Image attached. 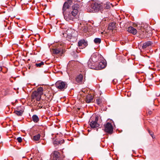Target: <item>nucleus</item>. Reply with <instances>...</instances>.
Instances as JSON below:
<instances>
[{
    "instance_id": "f257e3e1",
    "label": "nucleus",
    "mask_w": 160,
    "mask_h": 160,
    "mask_svg": "<svg viewBox=\"0 0 160 160\" xmlns=\"http://www.w3.org/2000/svg\"><path fill=\"white\" fill-rule=\"evenodd\" d=\"M145 26L143 25H139V26H137V30L133 27L130 26L128 28L127 31L134 35H136L138 32L141 36L144 38H147L150 37L152 35V34L150 33V35H148V32H147L146 30L145 29L147 26L146 25L145 28L144 27Z\"/></svg>"
},
{
    "instance_id": "f03ea898",
    "label": "nucleus",
    "mask_w": 160,
    "mask_h": 160,
    "mask_svg": "<svg viewBox=\"0 0 160 160\" xmlns=\"http://www.w3.org/2000/svg\"><path fill=\"white\" fill-rule=\"evenodd\" d=\"M79 5L76 3L72 6L70 11L63 13L64 18L68 21H73L78 12Z\"/></svg>"
},
{
    "instance_id": "7ed1b4c3",
    "label": "nucleus",
    "mask_w": 160,
    "mask_h": 160,
    "mask_svg": "<svg viewBox=\"0 0 160 160\" xmlns=\"http://www.w3.org/2000/svg\"><path fill=\"white\" fill-rule=\"evenodd\" d=\"M63 35L64 37H66V39L68 41L73 42L76 41L78 34L77 31L70 28L67 30L66 33Z\"/></svg>"
},
{
    "instance_id": "20e7f679",
    "label": "nucleus",
    "mask_w": 160,
    "mask_h": 160,
    "mask_svg": "<svg viewBox=\"0 0 160 160\" xmlns=\"http://www.w3.org/2000/svg\"><path fill=\"white\" fill-rule=\"evenodd\" d=\"M101 4L97 2L92 3L88 7V10L90 12H97L101 10Z\"/></svg>"
},
{
    "instance_id": "39448f33",
    "label": "nucleus",
    "mask_w": 160,
    "mask_h": 160,
    "mask_svg": "<svg viewBox=\"0 0 160 160\" xmlns=\"http://www.w3.org/2000/svg\"><path fill=\"white\" fill-rule=\"evenodd\" d=\"M55 85L56 88L61 91H64L68 86V84L66 82L61 80L57 81L56 82Z\"/></svg>"
},
{
    "instance_id": "423d86ee",
    "label": "nucleus",
    "mask_w": 160,
    "mask_h": 160,
    "mask_svg": "<svg viewBox=\"0 0 160 160\" xmlns=\"http://www.w3.org/2000/svg\"><path fill=\"white\" fill-rule=\"evenodd\" d=\"M72 2L70 0H68L65 2L64 3L62 7V13L70 11L71 10L70 7L72 5Z\"/></svg>"
},
{
    "instance_id": "0eeeda50",
    "label": "nucleus",
    "mask_w": 160,
    "mask_h": 160,
    "mask_svg": "<svg viewBox=\"0 0 160 160\" xmlns=\"http://www.w3.org/2000/svg\"><path fill=\"white\" fill-rule=\"evenodd\" d=\"M98 118L95 117V118L91 117L89 122V125L91 128H95L98 127L99 126V124L98 123Z\"/></svg>"
},
{
    "instance_id": "6e6552de",
    "label": "nucleus",
    "mask_w": 160,
    "mask_h": 160,
    "mask_svg": "<svg viewBox=\"0 0 160 160\" xmlns=\"http://www.w3.org/2000/svg\"><path fill=\"white\" fill-rule=\"evenodd\" d=\"M113 128L111 123L109 122H107L104 125V131L110 134H111L113 133Z\"/></svg>"
},
{
    "instance_id": "1a4fd4ad",
    "label": "nucleus",
    "mask_w": 160,
    "mask_h": 160,
    "mask_svg": "<svg viewBox=\"0 0 160 160\" xmlns=\"http://www.w3.org/2000/svg\"><path fill=\"white\" fill-rule=\"evenodd\" d=\"M106 66V63L104 61L98 63L97 62L96 70H101L104 68Z\"/></svg>"
},
{
    "instance_id": "9d476101",
    "label": "nucleus",
    "mask_w": 160,
    "mask_h": 160,
    "mask_svg": "<svg viewBox=\"0 0 160 160\" xmlns=\"http://www.w3.org/2000/svg\"><path fill=\"white\" fill-rule=\"evenodd\" d=\"M87 45V42L84 39H82L78 42V46L79 49H83Z\"/></svg>"
},
{
    "instance_id": "9b49d317",
    "label": "nucleus",
    "mask_w": 160,
    "mask_h": 160,
    "mask_svg": "<svg viewBox=\"0 0 160 160\" xmlns=\"http://www.w3.org/2000/svg\"><path fill=\"white\" fill-rule=\"evenodd\" d=\"M52 51L53 54L61 55L64 52V50L62 48L58 47L53 49Z\"/></svg>"
},
{
    "instance_id": "f8f14e48",
    "label": "nucleus",
    "mask_w": 160,
    "mask_h": 160,
    "mask_svg": "<svg viewBox=\"0 0 160 160\" xmlns=\"http://www.w3.org/2000/svg\"><path fill=\"white\" fill-rule=\"evenodd\" d=\"M41 96L37 92L35 91L33 92L32 95V101L35 99L36 101H39L41 98Z\"/></svg>"
},
{
    "instance_id": "ddd939ff",
    "label": "nucleus",
    "mask_w": 160,
    "mask_h": 160,
    "mask_svg": "<svg viewBox=\"0 0 160 160\" xmlns=\"http://www.w3.org/2000/svg\"><path fill=\"white\" fill-rule=\"evenodd\" d=\"M97 62L89 60L88 62V67L92 69H96Z\"/></svg>"
},
{
    "instance_id": "4468645a",
    "label": "nucleus",
    "mask_w": 160,
    "mask_h": 160,
    "mask_svg": "<svg viewBox=\"0 0 160 160\" xmlns=\"http://www.w3.org/2000/svg\"><path fill=\"white\" fill-rule=\"evenodd\" d=\"M101 4V10L103 9H108L111 8V5H112V4L110 3V2H107L106 3H102Z\"/></svg>"
},
{
    "instance_id": "2eb2a0df",
    "label": "nucleus",
    "mask_w": 160,
    "mask_h": 160,
    "mask_svg": "<svg viewBox=\"0 0 160 160\" xmlns=\"http://www.w3.org/2000/svg\"><path fill=\"white\" fill-rule=\"evenodd\" d=\"M83 78L82 75V74H80L76 77L75 80L77 83L82 84V82Z\"/></svg>"
},
{
    "instance_id": "dca6fc26",
    "label": "nucleus",
    "mask_w": 160,
    "mask_h": 160,
    "mask_svg": "<svg viewBox=\"0 0 160 160\" xmlns=\"http://www.w3.org/2000/svg\"><path fill=\"white\" fill-rule=\"evenodd\" d=\"M60 153L57 151H54L53 155V160H59L60 159Z\"/></svg>"
},
{
    "instance_id": "f3484780",
    "label": "nucleus",
    "mask_w": 160,
    "mask_h": 160,
    "mask_svg": "<svg viewBox=\"0 0 160 160\" xmlns=\"http://www.w3.org/2000/svg\"><path fill=\"white\" fill-rule=\"evenodd\" d=\"M98 59V57L97 53H93L91 57L89 60H92L93 62H97V60Z\"/></svg>"
},
{
    "instance_id": "a211bd4d",
    "label": "nucleus",
    "mask_w": 160,
    "mask_h": 160,
    "mask_svg": "<svg viewBox=\"0 0 160 160\" xmlns=\"http://www.w3.org/2000/svg\"><path fill=\"white\" fill-rule=\"evenodd\" d=\"M93 97L90 95H88L86 98L85 101L87 103H90L93 102Z\"/></svg>"
},
{
    "instance_id": "6ab92c4d",
    "label": "nucleus",
    "mask_w": 160,
    "mask_h": 160,
    "mask_svg": "<svg viewBox=\"0 0 160 160\" xmlns=\"http://www.w3.org/2000/svg\"><path fill=\"white\" fill-rule=\"evenodd\" d=\"M64 139H62L60 140H56L53 142V143L54 145L55 146L56 145L59 144H61L62 143H64Z\"/></svg>"
},
{
    "instance_id": "aec40b11",
    "label": "nucleus",
    "mask_w": 160,
    "mask_h": 160,
    "mask_svg": "<svg viewBox=\"0 0 160 160\" xmlns=\"http://www.w3.org/2000/svg\"><path fill=\"white\" fill-rule=\"evenodd\" d=\"M23 111L22 110H20L18 108L17 110L14 111L15 113L18 116H21L23 113Z\"/></svg>"
},
{
    "instance_id": "412c9836",
    "label": "nucleus",
    "mask_w": 160,
    "mask_h": 160,
    "mask_svg": "<svg viewBox=\"0 0 160 160\" xmlns=\"http://www.w3.org/2000/svg\"><path fill=\"white\" fill-rule=\"evenodd\" d=\"M152 44V42L150 41L146 42L143 43L142 46V48L143 49H145L148 47L150 46Z\"/></svg>"
},
{
    "instance_id": "4be33fe9",
    "label": "nucleus",
    "mask_w": 160,
    "mask_h": 160,
    "mask_svg": "<svg viewBox=\"0 0 160 160\" xmlns=\"http://www.w3.org/2000/svg\"><path fill=\"white\" fill-rule=\"evenodd\" d=\"M32 120L35 123L38 122L39 120L38 116L35 114L33 115L32 116Z\"/></svg>"
},
{
    "instance_id": "5701e85b",
    "label": "nucleus",
    "mask_w": 160,
    "mask_h": 160,
    "mask_svg": "<svg viewBox=\"0 0 160 160\" xmlns=\"http://www.w3.org/2000/svg\"><path fill=\"white\" fill-rule=\"evenodd\" d=\"M115 24L114 22L110 23L109 24L108 28L110 30H114L115 28Z\"/></svg>"
},
{
    "instance_id": "b1692460",
    "label": "nucleus",
    "mask_w": 160,
    "mask_h": 160,
    "mask_svg": "<svg viewBox=\"0 0 160 160\" xmlns=\"http://www.w3.org/2000/svg\"><path fill=\"white\" fill-rule=\"evenodd\" d=\"M35 91L38 92L39 95L41 96L43 94V88L42 87L38 88Z\"/></svg>"
},
{
    "instance_id": "393cba45",
    "label": "nucleus",
    "mask_w": 160,
    "mask_h": 160,
    "mask_svg": "<svg viewBox=\"0 0 160 160\" xmlns=\"http://www.w3.org/2000/svg\"><path fill=\"white\" fill-rule=\"evenodd\" d=\"M40 137V134H38L37 135L33 136V140L34 141H38L39 140Z\"/></svg>"
},
{
    "instance_id": "a878e982",
    "label": "nucleus",
    "mask_w": 160,
    "mask_h": 160,
    "mask_svg": "<svg viewBox=\"0 0 160 160\" xmlns=\"http://www.w3.org/2000/svg\"><path fill=\"white\" fill-rule=\"evenodd\" d=\"M96 102L97 104L99 105L100 106H102V99L101 98H97L96 100Z\"/></svg>"
},
{
    "instance_id": "bb28decb",
    "label": "nucleus",
    "mask_w": 160,
    "mask_h": 160,
    "mask_svg": "<svg viewBox=\"0 0 160 160\" xmlns=\"http://www.w3.org/2000/svg\"><path fill=\"white\" fill-rule=\"evenodd\" d=\"M101 39L98 38H95L94 40V42L96 44H99L101 42Z\"/></svg>"
},
{
    "instance_id": "cd10ccee",
    "label": "nucleus",
    "mask_w": 160,
    "mask_h": 160,
    "mask_svg": "<svg viewBox=\"0 0 160 160\" xmlns=\"http://www.w3.org/2000/svg\"><path fill=\"white\" fill-rule=\"evenodd\" d=\"M44 64V62H41L40 63H36L35 66L38 67H41L42 65H43Z\"/></svg>"
},
{
    "instance_id": "c85d7f7f",
    "label": "nucleus",
    "mask_w": 160,
    "mask_h": 160,
    "mask_svg": "<svg viewBox=\"0 0 160 160\" xmlns=\"http://www.w3.org/2000/svg\"><path fill=\"white\" fill-rule=\"evenodd\" d=\"M43 107L42 105L40 103H38L37 108H36V109H38L40 108H42Z\"/></svg>"
},
{
    "instance_id": "c756f323",
    "label": "nucleus",
    "mask_w": 160,
    "mask_h": 160,
    "mask_svg": "<svg viewBox=\"0 0 160 160\" xmlns=\"http://www.w3.org/2000/svg\"><path fill=\"white\" fill-rule=\"evenodd\" d=\"M17 140L18 142L19 143L21 142L22 141V138L21 137L18 138L17 139Z\"/></svg>"
},
{
    "instance_id": "7c9ffc66",
    "label": "nucleus",
    "mask_w": 160,
    "mask_h": 160,
    "mask_svg": "<svg viewBox=\"0 0 160 160\" xmlns=\"http://www.w3.org/2000/svg\"><path fill=\"white\" fill-rule=\"evenodd\" d=\"M83 30L85 32H87L88 31V30H87V28L85 27L83 28Z\"/></svg>"
},
{
    "instance_id": "2f4dec72",
    "label": "nucleus",
    "mask_w": 160,
    "mask_h": 160,
    "mask_svg": "<svg viewBox=\"0 0 160 160\" xmlns=\"http://www.w3.org/2000/svg\"><path fill=\"white\" fill-rule=\"evenodd\" d=\"M149 133L152 136V137L153 138V137L152 135H153V133L152 132H150V131H149Z\"/></svg>"
},
{
    "instance_id": "473e14b6",
    "label": "nucleus",
    "mask_w": 160,
    "mask_h": 160,
    "mask_svg": "<svg viewBox=\"0 0 160 160\" xmlns=\"http://www.w3.org/2000/svg\"><path fill=\"white\" fill-rule=\"evenodd\" d=\"M2 66L0 65V72L2 71Z\"/></svg>"
},
{
    "instance_id": "72a5a7b5",
    "label": "nucleus",
    "mask_w": 160,
    "mask_h": 160,
    "mask_svg": "<svg viewBox=\"0 0 160 160\" xmlns=\"http://www.w3.org/2000/svg\"><path fill=\"white\" fill-rule=\"evenodd\" d=\"M148 113H149V114H151V112H149Z\"/></svg>"
},
{
    "instance_id": "f704fd0d",
    "label": "nucleus",
    "mask_w": 160,
    "mask_h": 160,
    "mask_svg": "<svg viewBox=\"0 0 160 160\" xmlns=\"http://www.w3.org/2000/svg\"><path fill=\"white\" fill-rule=\"evenodd\" d=\"M61 48H62V46H61Z\"/></svg>"
},
{
    "instance_id": "c9c22d12",
    "label": "nucleus",
    "mask_w": 160,
    "mask_h": 160,
    "mask_svg": "<svg viewBox=\"0 0 160 160\" xmlns=\"http://www.w3.org/2000/svg\"><path fill=\"white\" fill-rule=\"evenodd\" d=\"M114 80H113V82H114Z\"/></svg>"
}]
</instances>
